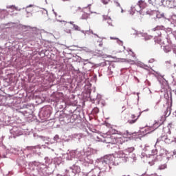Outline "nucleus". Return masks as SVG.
I'll return each mask as SVG.
<instances>
[{"label":"nucleus","instance_id":"1","mask_svg":"<svg viewBox=\"0 0 176 176\" xmlns=\"http://www.w3.org/2000/svg\"><path fill=\"white\" fill-rule=\"evenodd\" d=\"M140 115L141 114H140L138 116H135L134 114H132L131 116V120H129L128 123H129V124H134V123H135L137 122V120H138V118H140Z\"/></svg>","mask_w":176,"mask_h":176},{"label":"nucleus","instance_id":"2","mask_svg":"<svg viewBox=\"0 0 176 176\" xmlns=\"http://www.w3.org/2000/svg\"><path fill=\"white\" fill-rule=\"evenodd\" d=\"M117 157L119 159H124L125 160H127V154H126V152L124 151H120L117 153Z\"/></svg>","mask_w":176,"mask_h":176},{"label":"nucleus","instance_id":"3","mask_svg":"<svg viewBox=\"0 0 176 176\" xmlns=\"http://www.w3.org/2000/svg\"><path fill=\"white\" fill-rule=\"evenodd\" d=\"M150 159H154L152 161H151V160H148V161L150 166H153V164H155V162H156V155H155V154H150Z\"/></svg>","mask_w":176,"mask_h":176},{"label":"nucleus","instance_id":"4","mask_svg":"<svg viewBox=\"0 0 176 176\" xmlns=\"http://www.w3.org/2000/svg\"><path fill=\"white\" fill-rule=\"evenodd\" d=\"M166 140H167V138L166 137V135H162L160 138H158L157 139V142L155 143V145H159V144H160V142H163V141H166Z\"/></svg>","mask_w":176,"mask_h":176},{"label":"nucleus","instance_id":"5","mask_svg":"<svg viewBox=\"0 0 176 176\" xmlns=\"http://www.w3.org/2000/svg\"><path fill=\"white\" fill-rule=\"evenodd\" d=\"M138 5L140 9H145V8H146V3L145 1L140 0L138 3Z\"/></svg>","mask_w":176,"mask_h":176},{"label":"nucleus","instance_id":"6","mask_svg":"<svg viewBox=\"0 0 176 176\" xmlns=\"http://www.w3.org/2000/svg\"><path fill=\"white\" fill-rule=\"evenodd\" d=\"M137 65L138 67H140V68H144V69H148V68H149V67H148V65L144 64V63L139 61L137 63Z\"/></svg>","mask_w":176,"mask_h":176},{"label":"nucleus","instance_id":"7","mask_svg":"<svg viewBox=\"0 0 176 176\" xmlns=\"http://www.w3.org/2000/svg\"><path fill=\"white\" fill-rule=\"evenodd\" d=\"M134 150H135L134 147H129L124 151L127 156V155H130V153H133V152H134Z\"/></svg>","mask_w":176,"mask_h":176},{"label":"nucleus","instance_id":"8","mask_svg":"<svg viewBox=\"0 0 176 176\" xmlns=\"http://www.w3.org/2000/svg\"><path fill=\"white\" fill-rule=\"evenodd\" d=\"M164 50L165 53H169V52H171V45H166L164 47Z\"/></svg>","mask_w":176,"mask_h":176},{"label":"nucleus","instance_id":"9","mask_svg":"<svg viewBox=\"0 0 176 176\" xmlns=\"http://www.w3.org/2000/svg\"><path fill=\"white\" fill-rule=\"evenodd\" d=\"M166 159L168 160H173L174 159V155L170 154V153H166Z\"/></svg>","mask_w":176,"mask_h":176},{"label":"nucleus","instance_id":"10","mask_svg":"<svg viewBox=\"0 0 176 176\" xmlns=\"http://www.w3.org/2000/svg\"><path fill=\"white\" fill-rule=\"evenodd\" d=\"M161 3H162V1L161 0H155V2H153L152 3V5L153 6H160Z\"/></svg>","mask_w":176,"mask_h":176},{"label":"nucleus","instance_id":"11","mask_svg":"<svg viewBox=\"0 0 176 176\" xmlns=\"http://www.w3.org/2000/svg\"><path fill=\"white\" fill-rule=\"evenodd\" d=\"M89 14L86 13V12H83L82 16H81V19L82 20H87V19H89Z\"/></svg>","mask_w":176,"mask_h":176},{"label":"nucleus","instance_id":"12","mask_svg":"<svg viewBox=\"0 0 176 176\" xmlns=\"http://www.w3.org/2000/svg\"><path fill=\"white\" fill-rule=\"evenodd\" d=\"M72 25H73L74 30L76 31H80V28L77 25L74 24V22H69Z\"/></svg>","mask_w":176,"mask_h":176},{"label":"nucleus","instance_id":"13","mask_svg":"<svg viewBox=\"0 0 176 176\" xmlns=\"http://www.w3.org/2000/svg\"><path fill=\"white\" fill-rule=\"evenodd\" d=\"M167 168V164H161L158 167V170H166Z\"/></svg>","mask_w":176,"mask_h":176},{"label":"nucleus","instance_id":"14","mask_svg":"<svg viewBox=\"0 0 176 176\" xmlns=\"http://www.w3.org/2000/svg\"><path fill=\"white\" fill-rule=\"evenodd\" d=\"M166 121V116H162L160 121H159V123H160V126L163 124V123H164V122Z\"/></svg>","mask_w":176,"mask_h":176},{"label":"nucleus","instance_id":"15","mask_svg":"<svg viewBox=\"0 0 176 176\" xmlns=\"http://www.w3.org/2000/svg\"><path fill=\"white\" fill-rule=\"evenodd\" d=\"M165 67L170 68L171 67V60H168L165 62Z\"/></svg>","mask_w":176,"mask_h":176},{"label":"nucleus","instance_id":"16","mask_svg":"<svg viewBox=\"0 0 176 176\" xmlns=\"http://www.w3.org/2000/svg\"><path fill=\"white\" fill-rule=\"evenodd\" d=\"M93 113H98L100 112V109L98 107L94 108L92 111Z\"/></svg>","mask_w":176,"mask_h":176},{"label":"nucleus","instance_id":"17","mask_svg":"<svg viewBox=\"0 0 176 176\" xmlns=\"http://www.w3.org/2000/svg\"><path fill=\"white\" fill-rule=\"evenodd\" d=\"M125 134L126 135H133V133H130L129 131H126Z\"/></svg>","mask_w":176,"mask_h":176},{"label":"nucleus","instance_id":"18","mask_svg":"<svg viewBox=\"0 0 176 176\" xmlns=\"http://www.w3.org/2000/svg\"><path fill=\"white\" fill-rule=\"evenodd\" d=\"M127 62H128V63H130L131 64H134V60H131V59L127 60Z\"/></svg>","mask_w":176,"mask_h":176},{"label":"nucleus","instance_id":"19","mask_svg":"<svg viewBox=\"0 0 176 176\" xmlns=\"http://www.w3.org/2000/svg\"><path fill=\"white\" fill-rule=\"evenodd\" d=\"M109 1V0H102V2L103 3H104V5H107V3H108Z\"/></svg>","mask_w":176,"mask_h":176},{"label":"nucleus","instance_id":"20","mask_svg":"<svg viewBox=\"0 0 176 176\" xmlns=\"http://www.w3.org/2000/svg\"><path fill=\"white\" fill-rule=\"evenodd\" d=\"M148 63H155V59H153V58L150 59V60H148Z\"/></svg>","mask_w":176,"mask_h":176},{"label":"nucleus","instance_id":"21","mask_svg":"<svg viewBox=\"0 0 176 176\" xmlns=\"http://www.w3.org/2000/svg\"><path fill=\"white\" fill-rule=\"evenodd\" d=\"M157 30H159V27L153 28V31H157Z\"/></svg>","mask_w":176,"mask_h":176},{"label":"nucleus","instance_id":"22","mask_svg":"<svg viewBox=\"0 0 176 176\" xmlns=\"http://www.w3.org/2000/svg\"><path fill=\"white\" fill-rule=\"evenodd\" d=\"M148 3H151V5H152V3H153V2L152 1V0H148Z\"/></svg>","mask_w":176,"mask_h":176},{"label":"nucleus","instance_id":"23","mask_svg":"<svg viewBox=\"0 0 176 176\" xmlns=\"http://www.w3.org/2000/svg\"><path fill=\"white\" fill-rule=\"evenodd\" d=\"M110 39H118L116 37H110Z\"/></svg>","mask_w":176,"mask_h":176},{"label":"nucleus","instance_id":"24","mask_svg":"<svg viewBox=\"0 0 176 176\" xmlns=\"http://www.w3.org/2000/svg\"><path fill=\"white\" fill-rule=\"evenodd\" d=\"M133 57H135V54L133 53Z\"/></svg>","mask_w":176,"mask_h":176},{"label":"nucleus","instance_id":"25","mask_svg":"<svg viewBox=\"0 0 176 176\" xmlns=\"http://www.w3.org/2000/svg\"><path fill=\"white\" fill-rule=\"evenodd\" d=\"M151 176H160V175H151Z\"/></svg>","mask_w":176,"mask_h":176},{"label":"nucleus","instance_id":"26","mask_svg":"<svg viewBox=\"0 0 176 176\" xmlns=\"http://www.w3.org/2000/svg\"><path fill=\"white\" fill-rule=\"evenodd\" d=\"M148 148H149V146L146 147V151H148Z\"/></svg>","mask_w":176,"mask_h":176},{"label":"nucleus","instance_id":"27","mask_svg":"<svg viewBox=\"0 0 176 176\" xmlns=\"http://www.w3.org/2000/svg\"><path fill=\"white\" fill-rule=\"evenodd\" d=\"M99 46H100V47L102 46V43H100Z\"/></svg>","mask_w":176,"mask_h":176},{"label":"nucleus","instance_id":"28","mask_svg":"<svg viewBox=\"0 0 176 176\" xmlns=\"http://www.w3.org/2000/svg\"><path fill=\"white\" fill-rule=\"evenodd\" d=\"M152 151H153V149H151L150 151L152 152Z\"/></svg>","mask_w":176,"mask_h":176},{"label":"nucleus","instance_id":"29","mask_svg":"<svg viewBox=\"0 0 176 176\" xmlns=\"http://www.w3.org/2000/svg\"><path fill=\"white\" fill-rule=\"evenodd\" d=\"M45 2H46V3H47V0H45Z\"/></svg>","mask_w":176,"mask_h":176}]
</instances>
